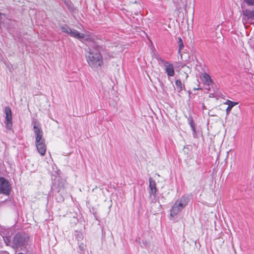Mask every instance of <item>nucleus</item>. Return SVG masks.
<instances>
[{
    "label": "nucleus",
    "instance_id": "15",
    "mask_svg": "<svg viewBox=\"0 0 254 254\" xmlns=\"http://www.w3.org/2000/svg\"><path fill=\"white\" fill-rule=\"evenodd\" d=\"M156 60L158 61V62H159V64H162L164 66L166 64H167L168 62V61H166L163 59H162L161 57H160L159 56H157L156 57Z\"/></svg>",
    "mask_w": 254,
    "mask_h": 254
},
{
    "label": "nucleus",
    "instance_id": "7",
    "mask_svg": "<svg viewBox=\"0 0 254 254\" xmlns=\"http://www.w3.org/2000/svg\"><path fill=\"white\" fill-rule=\"evenodd\" d=\"M4 113L5 115V126L7 129L10 130L12 128V114L10 108L9 107H5L4 108Z\"/></svg>",
    "mask_w": 254,
    "mask_h": 254
},
{
    "label": "nucleus",
    "instance_id": "22",
    "mask_svg": "<svg viewBox=\"0 0 254 254\" xmlns=\"http://www.w3.org/2000/svg\"><path fill=\"white\" fill-rule=\"evenodd\" d=\"M200 89V88H194V90H198V89Z\"/></svg>",
    "mask_w": 254,
    "mask_h": 254
},
{
    "label": "nucleus",
    "instance_id": "14",
    "mask_svg": "<svg viewBox=\"0 0 254 254\" xmlns=\"http://www.w3.org/2000/svg\"><path fill=\"white\" fill-rule=\"evenodd\" d=\"M6 20V15L3 13H0V26L1 24L4 23Z\"/></svg>",
    "mask_w": 254,
    "mask_h": 254
},
{
    "label": "nucleus",
    "instance_id": "17",
    "mask_svg": "<svg viewBox=\"0 0 254 254\" xmlns=\"http://www.w3.org/2000/svg\"><path fill=\"white\" fill-rule=\"evenodd\" d=\"M249 6H254V0H243Z\"/></svg>",
    "mask_w": 254,
    "mask_h": 254
},
{
    "label": "nucleus",
    "instance_id": "12",
    "mask_svg": "<svg viewBox=\"0 0 254 254\" xmlns=\"http://www.w3.org/2000/svg\"><path fill=\"white\" fill-rule=\"evenodd\" d=\"M225 104H227V105H228V107L227 108L226 110V114H227V115H228V114H229L230 112L231 111V110L232 108L234 106H236V105H238V103H237V102H233V101H230V100H227V101H226V102L225 103Z\"/></svg>",
    "mask_w": 254,
    "mask_h": 254
},
{
    "label": "nucleus",
    "instance_id": "6",
    "mask_svg": "<svg viewBox=\"0 0 254 254\" xmlns=\"http://www.w3.org/2000/svg\"><path fill=\"white\" fill-rule=\"evenodd\" d=\"M11 190L9 183L4 178H0V193L8 195Z\"/></svg>",
    "mask_w": 254,
    "mask_h": 254
},
{
    "label": "nucleus",
    "instance_id": "21",
    "mask_svg": "<svg viewBox=\"0 0 254 254\" xmlns=\"http://www.w3.org/2000/svg\"><path fill=\"white\" fill-rule=\"evenodd\" d=\"M0 254H9L8 253H7V252H1L0 253Z\"/></svg>",
    "mask_w": 254,
    "mask_h": 254
},
{
    "label": "nucleus",
    "instance_id": "18",
    "mask_svg": "<svg viewBox=\"0 0 254 254\" xmlns=\"http://www.w3.org/2000/svg\"><path fill=\"white\" fill-rule=\"evenodd\" d=\"M85 247V246L84 244L83 243H81L78 246V247H79L80 250L81 251H84Z\"/></svg>",
    "mask_w": 254,
    "mask_h": 254
},
{
    "label": "nucleus",
    "instance_id": "10",
    "mask_svg": "<svg viewBox=\"0 0 254 254\" xmlns=\"http://www.w3.org/2000/svg\"><path fill=\"white\" fill-rule=\"evenodd\" d=\"M149 189H150V193L151 194L155 196L156 192V183L155 181H154L152 178H149Z\"/></svg>",
    "mask_w": 254,
    "mask_h": 254
},
{
    "label": "nucleus",
    "instance_id": "11",
    "mask_svg": "<svg viewBox=\"0 0 254 254\" xmlns=\"http://www.w3.org/2000/svg\"><path fill=\"white\" fill-rule=\"evenodd\" d=\"M200 78L202 82L206 85H210L212 83L210 76L206 73H202L200 76Z\"/></svg>",
    "mask_w": 254,
    "mask_h": 254
},
{
    "label": "nucleus",
    "instance_id": "4",
    "mask_svg": "<svg viewBox=\"0 0 254 254\" xmlns=\"http://www.w3.org/2000/svg\"><path fill=\"white\" fill-rule=\"evenodd\" d=\"M189 201V197L186 195H183L179 199H178L170 210V216L174 217L178 215L187 206Z\"/></svg>",
    "mask_w": 254,
    "mask_h": 254
},
{
    "label": "nucleus",
    "instance_id": "19",
    "mask_svg": "<svg viewBox=\"0 0 254 254\" xmlns=\"http://www.w3.org/2000/svg\"><path fill=\"white\" fill-rule=\"evenodd\" d=\"M190 126H191V127L192 129L194 131H195V128H194V125H193V123H191V124H190Z\"/></svg>",
    "mask_w": 254,
    "mask_h": 254
},
{
    "label": "nucleus",
    "instance_id": "3",
    "mask_svg": "<svg viewBox=\"0 0 254 254\" xmlns=\"http://www.w3.org/2000/svg\"><path fill=\"white\" fill-rule=\"evenodd\" d=\"M33 129L35 135V144L38 153L42 156L45 155L47 147L45 139L43 137V131L39 124L34 122Z\"/></svg>",
    "mask_w": 254,
    "mask_h": 254
},
{
    "label": "nucleus",
    "instance_id": "9",
    "mask_svg": "<svg viewBox=\"0 0 254 254\" xmlns=\"http://www.w3.org/2000/svg\"><path fill=\"white\" fill-rule=\"evenodd\" d=\"M164 69L165 73L168 76V78L174 76L175 74L174 65L169 62L164 66Z\"/></svg>",
    "mask_w": 254,
    "mask_h": 254
},
{
    "label": "nucleus",
    "instance_id": "16",
    "mask_svg": "<svg viewBox=\"0 0 254 254\" xmlns=\"http://www.w3.org/2000/svg\"><path fill=\"white\" fill-rule=\"evenodd\" d=\"M178 43L179 44V52H180L181 50L184 48V44L183 40L181 37L178 38Z\"/></svg>",
    "mask_w": 254,
    "mask_h": 254
},
{
    "label": "nucleus",
    "instance_id": "5",
    "mask_svg": "<svg viewBox=\"0 0 254 254\" xmlns=\"http://www.w3.org/2000/svg\"><path fill=\"white\" fill-rule=\"evenodd\" d=\"M28 239L26 235L18 234L14 237L13 243L16 248L22 247L27 243Z\"/></svg>",
    "mask_w": 254,
    "mask_h": 254
},
{
    "label": "nucleus",
    "instance_id": "13",
    "mask_svg": "<svg viewBox=\"0 0 254 254\" xmlns=\"http://www.w3.org/2000/svg\"><path fill=\"white\" fill-rule=\"evenodd\" d=\"M175 85L177 88V90L179 92L183 90V86L181 81L180 79H177L175 81Z\"/></svg>",
    "mask_w": 254,
    "mask_h": 254
},
{
    "label": "nucleus",
    "instance_id": "20",
    "mask_svg": "<svg viewBox=\"0 0 254 254\" xmlns=\"http://www.w3.org/2000/svg\"><path fill=\"white\" fill-rule=\"evenodd\" d=\"M184 75L185 79L186 80L188 77V74L185 72Z\"/></svg>",
    "mask_w": 254,
    "mask_h": 254
},
{
    "label": "nucleus",
    "instance_id": "2",
    "mask_svg": "<svg viewBox=\"0 0 254 254\" xmlns=\"http://www.w3.org/2000/svg\"><path fill=\"white\" fill-rule=\"evenodd\" d=\"M60 28L63 32L65 33L71 37L77 39L81 41L94 42L96 39V37L94 35L88 31L80 33L78 31L72 29L67 26H62Z\"/></svg>",
    "mask_w": 254,
    "mask_h": 254
},
{
    "label": "nucleus",
    "instance_id": "8",
    "mask_svg": "<svg viewBox=\"0 0 254 254\" xmlns=\"http://www.w3.org/2000/svg\"><path fill=\"white\" fill-rule=\"evenodd\" d=\"M242 21L244 24H246L250 20H254V10L246 9L243 11Z\"/></svg>",
    "mask_w": 254,
    "mask_h": 254
},
{
    "label": "nucleus",
    "instance_id": "1",
    "mask_svg": "<svg viewBox=\"0 0 254 254\" xmlns=\"http://www.w3.org/2000/svg\"><path fill=\"white\" fill-rule=\"evenodd\" d=\"M100 50L99 46L89 48L86 55L88 65L94 70H98L103 65V58Z\"/></svg>",
    "mask_w": 254,
    "mask_h": 254
}]
</instances>
